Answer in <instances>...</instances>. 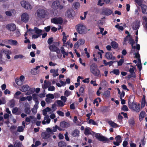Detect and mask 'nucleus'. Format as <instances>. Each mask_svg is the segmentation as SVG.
I'll list each match as a JSON object with an SVG mask.
<instances>
[{"instance_id":"1","label":"nucleus","mask_w":147,"mask_h":147,"mask_svg":"<svg viewBox=\"0 0 147 147\" xmlns=\"http://www.w3.org/2000/svg\"><path fill=\"white\" fill-rule=\"evenodd\" d=\"M133 96L130 95L128 100V105L129 108L133 110L136 112H138L140 110V105L138 104L137 105L135 102H134V100H133V102H132L131 101V99L132 98Z\"/></svg>"},{"instance_id":"2","label":"nucleus","mask_w":147,"mask_h":147,"mask_svg":"<svg viewBox=\"0 0 147 147\" xmlns=\"http://www.w3.org/2000/svg\"><path fill=\"white\" fill-rule=\"evenodd\" d=\"M90 70L93 75L96 77L101 76L100 71L98 69V66L95 63H92L90 66Z\"/></svg>"},{"instance_id":"3","label":"nucleus","mask_w":147,"mask_h":147,"mask_svg":"<svg viewBox=\"0 0 147 147\" xmlns=\"http://www.w3.org/2000/svg\"><path fill=\"white\" fill-rule=\"evenodd\" d=\"M47 13V11L46 10L42 9H39L36 12L37 16L40 18H43L46 16Z\"/></svg>"},{"instance_id":"4","label":"nucleus","mask_w":147,"mask_h":147,"mask_svg":"<svg viewBox=\"0 0 147 147\" xmlns=\"http://www.w3.org/2000/svg\"><path fill=\"white\" fill-rule=\"evenodd\" d=\"M76 30L80 34H85L86 32V27L82 24H78L76 26Z\"/></svg>"},{"instance_id":"5","label":"nucleus","mask_w":147,"mask_h":147,"mask_svg":"<svg viewBox=\"0 0 147 147\" xmlns=\"http://www.w3.org/2000/svg\"><path fill=\"white\" fill-rule=\"evenodd\" d=\"M52 7L54 9H59L61 10L63 8V6L61 5L59 1L56 0L54 1L51 5Z\"/></svg>"},{"instance_id":"6","label":"nucleus","mask_w":147,"mask_h":147,"mask_svg":"<svg viewBox=\"0 0 147 147\" xmlns=\"http://www.w3.org/2000/svg\"><path fill=\"white\" fill-rule=\"evenodd\" d=\"M51 22L52 23L55 24H61L63 22V20L62 18L60 17H55L51 19Z\"/></svg>"},{"instance_id":"7","label":"nucleus","mask_w":147,"mask_h":147,"mask_svg":"<svg viewBox=\"0 0 147 147\" xmlns=\"http://www.w3.org/2000/svg\"><path fill=\"white\" fill-rule=\"evenodd\" d=\"M21 4L22 6L26 9L30 10L32 8L31 5L27 1H22L21 2Z\"/></svg>"},{"instance_id":"8","label":"nucleus","mask_w":147,"mask_h":147,"mask_svg":"<svg viewBox=\"0 0 147 147\" xmlns=\"http://www.w3.org/2000/svg\"><path fill=\"white\" fill-rule=\"evenodd\" d=\"M29 16L26 13H23L21 16L22 21L25 23L28 22L29 20Z\"/></svg>"},{"instance_id":"9","label":"nucleus","mask_w":147,"mask_h":147,"mask_svg":"<svg viewBox=\"0 0 147 147\" xmlns=\"http://www.w3.org/2000/svg\"><path fill=\"white\" fill-rule=\"evenodd\" d=\"M113 13V11L111 9L105 8L103 9L102 10V14L105 15L109 16L111 15Z\"/></svg>"},{"instance_id":"10","label":"nucleus","mask_w":147,"mask_h":147,"mask_svg":"<svg viewBox=\"0 0 147 147\" xmlns=\"http://www.w3.org/2000/svg\"><path fill=\"white\" fill-rule=\"evenodd\" d=\"M96 138L99 141H106L107 143H109L110 141L108 138L103 136H99L97 135L95 136Z\"/></svg>"},{"instance_id":"11","label":"nucleus","mask_w":147,"mask_h":147,"mask_svg":"<svg viewBox=\"0 0 147 147\" xmlns=\"http://www.w3.org/2000/svg\"><path fill=\"white\" fill-rule=\"evenodd\" d=\"M49 48L51 51L55 52L57 54L60 53V49L55 45H50Z\"/></svg>"},{"instance_id":"12","label":"nucleus","mask_w":147,"mask_h":147,"mask_svg":"<svg viewBox=\"0 0 147 147\" xmlns=\"http://www.w3.org/2000/svg\"><path fill=\"white\" fill-rule=\"evenodd\" d=\"M50 134L46 131H45L42 133L41 136L43 139L46 140L49 138L51 136Z\"/></svg>"},{"instance_id":"13","label":"nucleus","mask_w":147,"mask_h":147,"mask_svg":"<svg viewBox=\"0 0 147 147\" xmlns=\"http://www.w3.org/2000/svg\"><path fill=\"white\" fill-rule=\"evenodd\" d=\"M60 126L62 128H65L70 126V124L65 121H61L60 123Z\"/></svg>"},{"instance_id":"14","label":"nucleus","mask_w":147,"mask_h":147,"mask_svg":"<svg viewBox=\"0 0 147 147\" xmlns=\"http://www.w3.org/2000/svg\"><path fill=\"white\" fill-rule=\"evenodd\" d=\"M80 131L78 129H75L71 133L72 136L74 137H78L79 136Z\"/></svg>"},{"instance_id":"15","label":"nucleus","mask_w":147,"mask_h":147,"mask_svg":"<svg viewBox=\"0 0 147 147\" xmlns=\"http://www.w3.org/2000/svg\"><path fill=\"white\" fill-rule=\"evenodd\" d=\"M140 6L142 13L144 14H147V6L143 4Z\"/></svg>"},{"instance_id":"16","label":"nucleus","mask_w":147,"mask_h":147,"mask_svg":"<svg viewBox=\"0 0 147 147\" xmlns=\"http://www.w3.org/2000/svg\"><path fill=\"white\" fill-rule=\"evenodd\" d=\"M7 26L9 29L11 31H13L16 30V26L14 24H8Z\"/></svg>"},{"instance_id":"17","label":"nucleus","mask_w":147,"mask_h":147,"mask_svg":"<svg viewBox=\"0 0 147 147\" xmlns=\"http://www.w3.org/2000/svg\"><path fill=\"white\" fill-rule=\"evenodd\" d=\"M26 104L28 105V103H27L25 105V108L24 109V111L25 113L27 114H30L31 112L30 108V107H26Z\"/></svg>"},{"instance_id":"18","label":"nucleus","mask_w":147,"mask_h":147,"mask_svg":"<svg viewBox=\"0 0 147 147\" xmlns=\"http://www.w3.org/2000/svg\"><path fill=\"white\" fill-rule=\"evenodd\" d=\"M128 123L129 125L131 127H133L135 124V121L134 118H132L128 120Z\"/></svg>"},{"instance_id":"19","label":"nucleus","mask_w":147,"mask_h":147,"mask_svg":"<svg viewBox=\"0 0 147 147\" xmlns=\"http://www.w3.org/2000/svg\"><path fill=\"white\" fill-rule=\"evenodd\" d=\"M9 44L11 45H16L18 43L17 41L12 39H9Z\"/></svg>"},{"instance_id":"20","label":"nucleus","mask_w":147,"mask_h":147,"mask_svg":"<svg viewBox=\"0 0 147 147\" xmlns=\"http://www.w3.org/2000/svg\"><path fill=\"white\" fill-rule=\"evenodd\" d=\"M108 123L109 125L113 127L116 128L119 127L117 124L112 121H109Z\"/></svg>"},{"instance_id":"21","label":"nucleus","mask_w":147,"mask_h":147,"mask_svg":"<svg viewBox=\"0 0 147 147\" xmlns=\"http://www.w3.org/2000/svg\"><path fill=\"white\" fill-rule=\"evenodd\" d=\"M111 44L112 47L114 49H117L118 47V43L115 41H112Z\"/></svg>"},{"instance_id":"22","label":"nucleus","mask_w":147,"mask_h":147,"mask_svg":"<svg viewBox=\"0 0 147 147\" xmlns=\"http://www.w3.org/2000/svg\"><path fill=\"white\" fill-rule=\"evenodd\" d=\"M140 26V25L139 22L134 23L133 24V25L132 28L134 30H136L138 29Z\"/></svg>"},{"instance_id":"23","label":"nucleus","mask_w":147,"mask_h":147,"mask_svg":"<svg viewBox=\"0 0 147 147\" xmlns=\"http://www.w3.org/2000/svg\"><path fill=\"white\" fill-rule=\"evenodd\" d=\"M18 111V108L16 107L14 108L12 110V113L15 115H20L21 113V112L20 113H17Z\"/></svg>"},{"instance_id":"24","label":"nucleus","mask_w":147,"mask_h":147,"mask_svg":"<svg viewBox=\"0 0 147 147\" xmlns=\"http://www.w3.org/2000/svg\"><path fill=\"white\" fill-rule=\"evenodd\" d=\"M51 85V83L48 81L47 83L44 84L42 85V88L43 89H47L49 87V86Z\"/></svg>"},{"instance_id":"25","label":"nucleus","mask_w":147,"mask_h":147,"mask_svg":"<svg viewBox=\"0 0 147 147\" xmlns=\"http://www.w3.org/2000/svg\"><path fill=\"white\" fill-rule=\"evenodd\" d=\"M73 11L72 10H67L66 13V15L69 18H71L73 17V16L72 14V12Z\"/></svg>"},{"instance_id":"26","label":"nucleus","mask_w":147,"mask_h":147,"mask_svg":"<svg viewBox=\"0 0 147 147\" xmlns=\"http://www.w3.org/2000/svg\"><path fill=\"white\" fill-rule=\"evenodd\" d=\"M58 146L59 147H64L66 146V143L63 141H61L58 142Z\"/></svg>"},{"instance_id":"27","label":"nucleus","mask_w":147,"mask_h":147,"mask_svg":"<svg viewBox=\"0 0 147 147\" xmlns=\"http://www.w3.org/2000/svg\"><path fill=\"white\" fill-rule=\"evenodd\" d=\"M28 85L23 86H22L21 90L23 92H26L28 90Z\"/></svg>"},{"instance_id":"28","label":"nucleus","mask_w":147,"mask_h":147,"mask_svg":"<svg viewBox=\"0 0 147 147\" xmlns=\"http://www.w3.org/2000/svg\"><path fill=\"white\" fill-rule=\"evenodd\" d=\"M112 55V54L111 52H108L106 53L105 56L107 59H110L111 56Z\"/></svg>"},{"instance_id":"29","label":"nucleus","mask_w":147,"mask_h":147,"mask_svg":"<svg viewBox=\"0 0 147 147\" xmlns=\"http://www.w3.org/2000/svg\"><path fill=\"white\" fill-rule=\"evenodd\" d=\"M9 104L10 107L11 108L15 106V101L14 100H10L9 101Z\"/></svg>"},{"instance_id":"30","label":"nucleus","mask_w":147,"mask_h":147,"mask_svg":"<svg viewBox=\"0 0 147 147\" xmlns=\"http://www.w3.org/2000/svg\"><path fill=\"white\" fill-rule=\"evenodd\" d=\"M34 29L35 33L37 34H41L42 32L41 30L38 29V28L36 27H35L34 28Z\"/></svg>"},{"instance_id":"31","label":"nucleus","mask_w":147,"mask_h":147,"mask_svg":"<svg viewBox=\"0 0 147 147\" xmlns=\"http://www.w3.org/2000/svg\"><path fill=\"white\" fill-rule=\"evenodd\" d=\"M104 94L107 98H109L110 95V92L109 90H107L104 92Z\"/></svg>"},{"instance_id":"32","label":"nucleus","mask_w":147,"mask_h":147,"mask_svg":"<svg viewBox=\"0 0 147 147\" xmlns=\"http://www.w3.org/2000/svg\"><path fill=\"white\" fill-rule=\"evenodd\" d=\"M145 114L146 113L145 111H142L141 112L139 116V119H142L144 118Z\"/></svg>"},{"instance_id":"33","label":"nucleus","mask_w":147,"mask_h":147,"mask_svg":"<svg viewBox=\"0 0 147 147\" xmlns=\"http://www.w3.org/2000/svg\"><path fill=\"white\" fill-rule=\"evenodd\" d=\"M57 104L58 105V106L61 107H63L65 105L64 104H63V102L61 100H57Z\"/></svg>"},{"instance_id":"34","label":"nucleus","mask_w":147,"mask_h":147,"mask_svg":"<svg viewBox=\"0 0 147 147\" xmlns=\"http://www.w3.org/2000/svg\"><path fill=\"white\" fill-rule=\"evenodd\" d=\"M16 83L18 86H21L23 84V82L21 80H19L18 78H16L15 80Z\"/></svg>"},{"instance_id":"35","label":"nucleus","mask_w":147,"mask_h":147,"mask_svg":"<svg viewBox=\"0 0 147 147\" xmlns=\"http://www.w3.org/2000/svg\"><path fill=\"white\" fill-rule=\"evenodd\" d=\"M131 46L132 49H135L136 48V49L138 50V52L140 50V45L139 44H136V46H134V45H131Z\"/></svg>"},{"instance_id":"36","label":"nucleus","mask_w":147,"mask_h":147,"mask_svg":"<svg viewBox=\"0 0 147 147\" xmlns=\"http://www.w3.org/2000/svg\"><path fill=\"white\" fill-rule=\"evenodd\" d=\"M124 59H121L119 61H115L116 62H117L118 63V66L121 65L124 62Z\"/></svg>"},{"instance_id":"37","label":"nucleus","mask_w":147,"mask_h":147,"mask_svg":"<svg viewBox=\"0 0 147 147\" xmlns=\"http://www.w3.org/2000/svg\"><path fill=\"white\" fill-rule=\"evenodd\" d=\"M84 134L86 135H88L91 134V133L90 132V131L89 128H86L85 129Z\"/></svg>"},{"instance_id":"38","label":"nucleus","mask_w":147,"mask_h":147,"mask_svg":"<svg viewBox=\"0 0 147 147\" xmlns=\"http://www.w3.org/2000/svg\"><path fill=\"white\" fill-rule=\"evenodd\" d=\"M74 8L75 9H77L80 6V3L78 2H76L73 4Z\"/></svg>"},{"instance_id":"39","label":"nucleus","mask_w":147,"mask_h":147,"mask_svg":"<svg viewBox=\"0 0 147 147\" xmlns=\"http://www.w3.org/2000/svg\"><path fill=\"white\" fill-rule=\"evenodd\" d=\"M132 77H133L134 78H136V73H134L133 74H130L127 77V78L128 79H129Z\"/></svg>"},{"instance_id":"40","label":"nucleus","mask_w":147,"mask_h":147,"mask_svg":"<svg viewBox=\"0 0 147 147\" xmlns=\"http://www.w3.org/2000/svg\"><path fill=\"white\" fill-rule=\"evenodd\" d=\"M72 94L71 92V91H69L67 90H66L65 91L64 94L67 97L70 95Z\"/></svg>"},{"instance_id":"41","label":"nucleus","mask_w":147,"mask_h":147,"mask_svg":"<svg viewBox=\"0 0 147 147\" xmlns=\"http://www.w3.org/2000/svg\"><path fill=\"white\" fill-rule=\"evenodd\" d=\"M113 73L116 75H118L119 74L120 72L118 69H114Z\"/></svg>"},{"instance_id":"42","label":"nucleus","mask_w":147,"mask_h":147,"mask_svg":"<svg viewBox=\"0 0 147 147\" xmlns=\"http://www.w3.org/2000/svg\"><path fill=\"white\" fill-rule=\"evenodd\" d=\"M24 56L23 55L20 54L18 55H16L14 56V58L15 59H18L19 58L21 59L22 58L24 57Z\"/></svg>"},{"instance_id":"43","label":"nucleus","mask_w":147,"mask_h":147,"mask_svg":"<svg viewBox=\"0 0 147 147\" xmlns=\"http://www.w3.org/2000/svg\"><path fill=\"white\" fill-rule=\"evenodd\" d=\"M78 42L79 45H81L84 44L85 43V40L83 39H80L78 41Z\"/></svg>"},{"instance_id":"44","label":"nucleus","mask_w":147,"mask_h":147,"mask_svg":"<svg viewBox=\"0 0 147 147\" xmlns=\"http://www.w3.org/2000/svg\"><path fill=\"white\" fill-rule=\"evenodd\" d=\"M34 117L32 116H30L29 118L27 117L26 118L25 121L27 122H30V119H33Z\"/></svg>"},{"instance_id":"45","label":"nucleus","mask_w":147,"mask_h":147,"mask_svg":"<svg viewBox=\"0 0 147 147\" xmlns=\"http://www.w3.org/2000/svg\"><path fill=\"white\" fill-rule=\"evenodd\" d=\"M49 118V115H47L46 117H45L44 118L45 120L47 119L46 122L47 124L49 123L51 121V119Z\"/></svg>"},{"instance_id":"46","label":"nucleus","mask_w":147,"mask_h":147,"mask_svg":"<svg viewBox=\"0 0 147 147\" xmlns=\"http://www.w3.org/2000/svg\"><path fill=\"white\" fill-rule=\"evenodd\" d=\"M53 41V38L51 37L49 38L47 41V42L49 45H51Z\"/></svg>"},{"instance_id":"47","label":"nucleus","mask_w":147,"mask_h":147,"mask_svg":"<svg viewBox=\"0 0 147 147\" xmlns=\"http://www.w3.org/2000/svg\"><path fill=\"white\" fill-rule=\"evenodd\" d=\"M88 123L90 124H92L93 125H96V123L95 121L91 119H89L88 121Z\"/></svg>"},{"instance_id":"48","label":"nucleus","mask_w":147,"mask_h":147,"mask_svg":"<svg viewBox=\"0 0 147 147\" xmlns=\"http://www.w3.org/2000/svg\"><path fill=\"white\" fill-rule=\"evenodd\" d=\"M121 109L124 111H127L128 109L127 106L126 105H123L121 108Z\"/></svg>"},{"instance_id":"49","label":"nucleus","mask_w":147,"mask_h":147,"mask_svg":"<svg viewBox=\"0 0 147 147\" xmlns=\"http://www.w3.org/2000/svg\"><path fill=\"white\" fill-rule=\"evenodd\" d=\"M1 52L2 53H4L5 54H9V51L8 50H5L4 49H3L1 50Z\"/></svg>"},{"instance_id":"50","label":"nucleus","mask_w":147,"mask_h":147,"mask_svg":"<svg viewBox=\"0 0 147 147\" xmlns=\"http://www.w3.org/2000/svg\"><path fill=\"white\" fill-rule=\"evenodd\" d=\"M79 92L81 95H83L84 93V89L83 87H81L79 90Z\"/></svg>"},{"instance_id":"51","label":"nucleus","mask_w":147,"mask_h":147,"mask_svg":"<svg viewBox=\"0 0 147 147\" xmlns=\"http://www.w3.org/2000/svg\"><path fill=\"white\" fill-rule=\"evenodd\" d=\"M24 129L22 126H19L18 127L17 131L19 132H22L23 131Z\"/></svg>"},{"instance_id":"52","label":"nucleus","mask_w":147,"mask_h":147,"mask_svg":"<svg viewBox=\"0 0 147 147\" xmlns=\"http://www.w3.org/2000/svg\"><path fill=\"white\" fill-rule=\"evenodd\" d=\"M121 136L120 135H118L116 136L115 137V139L117 141L119 142L120 141H121Z\"/></svg>"},{"instance_id":"53","label":"nucleus","mask_w":147,"mask_h":147,"mask_svg":"<svg viewBox=\"0 0 147 147\" xmlns=\"http://www.w3.org/2000/svg\"><path fill=\"white\" fill-rule=\"evenodd\" d=\"M55 87L53 86H49L48 88L49 91H53L55 90Z\"/></svg>"},{"instance_id":"54","label":"nucleus","mask_w":147,"mask_h":147,"mask_svg":"<svg viewBox=\"0 0 147 147\" xmlns=\"http://www.w3.org/2000/svg\"><path fill=\"white\" fill-rule=\"evenodd\" d=\"M47 97L50 98L52 99H53L54 98V95L52 94H49L46 95Z\"/></svg>"},{"instance_id":"55","label":"nucleus","mask_w":147,"mask_h":147,"mask_svg":"<svg viewBox=\"0 0 147 147\" xmlns=\"http://www.w3.org/2000/svg\"><path fill=\"white\" fill-rule=\"evenodd\" d=\"M46 131L47 132L50 134L51 135L52 134H53V133L52 132V130L49 127H48L47 128Z\"/></svg>"},{"instance_id":"56","label":"nucleus","mask_w":147,"mask_h":147,"mask_svg":"<svg viewBox=\"0 0 147 147\" xmlns=\"http://www.w3.org/2000/svg\"><path fill=\"white\" fill-rule=\"evenodd\" d=\"M120 94V99H121V98H123L125 96V92L123 90L122 91L121 93Z\"/></svg>"},{"instance_id":"57","label":"nucleus","mask_w":147,"mask_h":147,"mask_svg":"<svg viewBox=\"0 0 147 147\" xmlns=\"http://www.w3.org/2000/svg\"><path fill=\"white\" fill-rule=\"evenodd\" d=\"M57 113L59 115L61 116H64V113L59 110L57 111Z\"/></svg>"},{"instance_id":"58","label":"nucleus","mask_w":147,"mask_h":147,"mask_svg":"<svg viewBox=\"0 0 147 147\" xmlns=\"http://www.w3.org/2000/svg\"><path fill=\"white\" fill-rule=\"evenodd\" d=\"M129 43L131 45H134L135 44V42L134 39L131 38L129 39Z\"/></svg>"},{"instance_id":"59","label":"nucleus","mask_w":147,"mask_h":147,"mask_svg":"<svg viewBox=\"0 0 147 147\" xmlns=\"http://www.w3.org/2000/svg\"><path fill=\"white\" fill-rule=\"evenodd\" d=\"M58 69H57L56 70H55V72L53 74V77H55L56 76H58L59 75L58 73Z\"/></svg>"},{"instance_id":"60","label":"nucleus","mask_w":147,"mask_h":147,"mask_svg":"<svg viewBox=\"0 0 147 147\" xmlns=\"http://www.w3.org/2000/svg\"><path fill=\"white\" fill-rule=\"evenodd\" d=\"M87 14V12H84V17H82V16H80V18L82 20L85 19L86 18Z\"/></svg>"},{"instance_id":"61","label":"nucleus","mask_w":147,"mask_h":147,"mask_svg":"<svg viewBox=\"0 0 147 147\" xmlns=\"http://www.w3.org/2000/svg\"><path fill=\"white\" fill-rule=\"evenodd\" d=\"M9 39H5L3 40H2V42L3 43L5 44H9Z\"/></svg>"},{"instance_id":"62","label":"nucleus","mask_w":147,"mask_h":147,"mask_svg":"<svg viewBox=\"0 0 147 147\" xmlns=\"http://www.w3.org/2000/svg\"><path fill=\"white\" fill-rule=\"evenodd\" d=\"M121 141H120L119 142V141H116V142H113V144L114 145L116 146H119L120 145V143H121Z\"/></svg>"},{"instance_id":"63","label":"nucleus","mask_w":147,"mask_h":147,"mask_svg":"<svg viewBox=\"0 0 147 147\" xmlns=\"http://www.w3.org/2000/svg\"><path fill=\"white\" fill-rule=\"evenodd\" d=\"M14 147H20V144L19 142H16L14 144Z\"/></svg>"},{"instance_id":"64","label":"nucleus","mask_w":147,"mask_h":147,"mask_svg":"<svg viewBox=\"0 0 147 147\" xmlns=\"http://www.w3.org/2000/svg\"><path fill=\"white\" fill-rule=\"evenodd\" d=\"M61 100H62L64 102H65L67 100V98L65 96H61Z\"/></svg>"}]
</instances>
